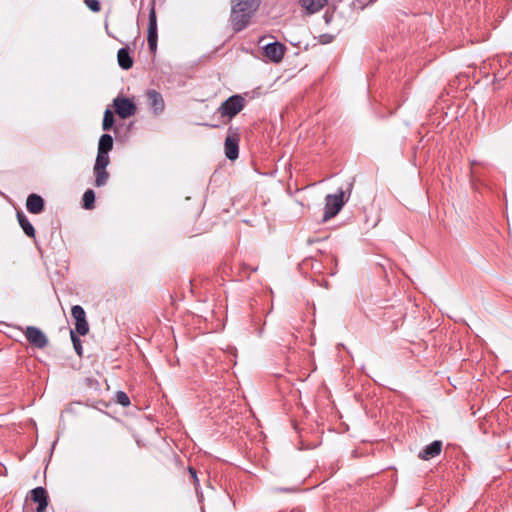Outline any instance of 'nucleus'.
<instances>
[{
  "label": "nucleus",
  "mask_w": 512,
  "mask_h": 512,
  "mask_svg": "<svg viewBox=\"0 0 512 512\" xmlns=\"http://www.w3.org/2000/svg\"><path fill=\"white\" fill-rule=\"evenodd\" d=\"M230 21L233 30L238 33L244 30L260 6V0H231Z\"/></svg>",
  "instance_id": "1"
},
{
  "label": "nucleus",
  "mask_w": 512,
  "mask_h": 512,
  "mask_svg": "<svg viewBox=\"0 0 512 512\" xmlns=\"http://www.w3.org/2000/svg\"><path fill=\"white\" fill-rule=\"evenodd\" d=\"M245 98L240 94H235L227 98L220 107L218 113L222 117H228L229 120L234 118L245 107Z\"/></svg>",
  "instance_id": "2"
},
{
  "label": "nucleus",
  "mask_w": 512,
  "mask_h": 512,
  "mask_svg": "<svg viewBox=\"0 0 512 512\" xmlns=\"http://www.w3.org/2000/svg\"><path fill=\"white\" fill-rule=\"evenodd\" d=\"M240 128L230 126L224 142V153L227 159L234 161L239 157Z\"/></svg>",
  "instance_id": "3"
},
{
  "label": "nucleus",
  "mask_w": 512,
  "mask_h": 512,
  "mask_svg": "<svg viewBox=\"0 0 512 512\" xmlns=\"http://www.w3.org/2000/svg\"><path fill=\"white\" fill-rule=\"evenodd\" d=\"M344 192L339 190L337 194H328L325 198V211L323 221L335 217L344 205Z\"/></svg>",
  "instance_id": "4"
},
{
  "label": "nucleus",
  "mask_w": 512,
  "mask_h": 512,
  "mask_svg": "<svg viewBox=\"0 0 512 512\" xmlns=\"http://www.w3.org/2000/svg\"><path fill=\"white\" fill-rule=\"evenodd\" d=\"M113 106L117 115L122 119H127L136 113L135 103L126 97H117L113 100Z\"/></svg>",
  "instance_id": "5"
},
{
  "label": "nucleus",
  "mask_w": 512,
  "mask_h": 512,
  "mask_svg": "<svg viewBox=\"0 0 512 512\" xmlns=\"http://www.w3.org/2000/svg\"><path fill=\"white\" fill-rule=\"evenodd\" d=\"M72 317L75 320V332L85 336L89 332V324L86 319V313L82 306L74 305L71 309Z\"/></svg>",
  "instance_id": "6"
},
{
  "label": "nucleus",
  "mask_w": 512,
  "mask_h": 512,
  "mask_svg": "<svg viewBox=\"0 0 512 512\" xmlns=\"http://www.w3.org/2000/svg\"><path fill=\"white\" fill-rule=\"evenodd\" d=\"M27 341L38 349H43L48 345V338L41 329L35 326H28L25 330Z\"/></svg>",
  "instance_id": "7"
},
{
  "label": "nucleus",
  "mask_w": 512,
  "mask_h": 512,
  "mask_svg": "<svg viewBox=\"0 0 512 512\" xmlns=\"http://www.w3.org/2000/svg\"><path fill=\"white\" fill-rule=\"evenodd\" d=\"M286 47L280 42H272L264 46V55L274 63H279L285 53Z\"/></svg>",
  "instance_id": "8"
},
{
  "label": "nucleus",
  "mask_w": 512,
  "mask_h": 512,
  "mask_svg": "<svg viewBox=\"0 0 512 512\" xmlns=\"http://www.w3.org/2000/svg\"><path fill=\"white\" fill-rule=\"evenodd\" d=\"M148 105L155 115L161 114L165 109V102L160 92L150 89L146 92Z\"/></svg>",
  "instance_id": "9"
},
{
  "label": "nucleus",
  "mask_w": 512,
  "mask_h": 512,
  "mask_svg": "<svg viewBox=\"0 0 512 512\" xmlns=\"http://www.w3.org/2000/svg\"><path fill=\"white\" fill-rule=\"evenodd\" d=\"M30 499L37 503L36 512H44L48 506V495L45 488L39 486L30 491Z\"/></svg>",
  "instance_id": "10"
},
{
  "label": "nucleus",
  "mask_w": 512,
  "mask_h": 512,
  "mask_svg": "<svg viewBox=\"0 0 512 512\" xmlns=\"http://www.w3.org/2000/svg\"><path fill=\"white\" fill-rule=\"evenodd\" d=\"M442 441L434 440L430 444L426 445L418 454V457L422 460H430L438 456L442 451Z\"/></svg>",
  "instance_id": "11"
},
{
  "label": "nucleus",
  "mask_w": 512,
  "mask_h": 512,
  "mask_svg": "<svg viewBox=\"0 0 512 512\" xmlns=\"http://www.w3.org/2000/svg\"><path fill=\"white\" fill-rule=\"evenodd\" d=\"M158 41V32H157V17H156V11H155V2L152 0L150 9H149V16H148V34H147V41Z\"/></svg>",
  "instance_id": "12"
},
{
  "label": "nucleus",
  "mask_w": 512,
  "mask_h": 512,
  "mask_svg": "<svg viewBox=\"0 0 512 512\" xmlns=\"http://www.w3.org/2000/svg\"><path fill=\"white\" fill-rule=\"evenodd\" d=\"M328 4V0H299V5L305 9L307 15L321 11Z\"/></svg>",
  "instance_id": "13"
},
{
  "label": "nucleus",
  "mask_w": 512,
  "mask_h": 512,
  "mask_svg": "<svg viewBox=\"0 0 512 512\" xmlns=\"http://www.w3.org/2000/svg\"><path fill=\"white\" fill-rule=\"evenodd\" d=\"M44 205L43 198L38 194L32 193L27 197L26 208L32 214H40L44 210Z\"/></svg>",
  "instance_id": "14"
},
{
  "label": "nucleus",
  "mask_w": 512,
  "mask_h": 512,
  "mask_svg": "<svg viewBox=\"0 0 512 512\" xmlns=\"http://www.w3.org/2000/svg\"><path fill=\"white\" fill-rule=\"evenodd\" d=\"M117 60H118L119 66L123 70H128L133 66V59L130 56L128 47H122L118 50Z\"/></svg>",
  "instance_id": "15"
},
{
  "label": "nucleus",
  "mask_w": 512,
  "mask_h": 512,
  "mask_svg": "<svg viewBox=\"0 0 512 512\" xmlns=\"http://www.w3.org/2000/svg\"><path fill=\"white\" fill-rule=\"evenodd\" d=\"M17 220L23 232L31 238H35V229L26 215L22 211L17 212Z\"/></svg>",
  "instance_id": "16"
},
{
  "label": "nucleus",
  "mask_w": 512,
  "mask_h": 512,
  "mask_svg": "<svg viewBox=\"0 0 512 512\" xmlns=\"http://www.w3.org/2000/svg\"><path fill=\"white\" fill-rule=\"evenodd\" d=\"M113 148V138L110 134L101 135L98 143V151L109 153Z\"/></svg>",
  "instance_id": "17"
},
{
  "label": "nucleus",
  "mask_w": 512,
  "mask_h": 512,
  "mask_svg": "<svg viewBox=\"0 0 512 512\" xmlns=\"http://www.w3.org/2000/svg\"><path fill=\"white\" fill-rule=\"evenodd\" d=\"M93 171L95 174V186L96 187L104 186L109 179V173L107 172L106 168H102V169L94 168Z\"/></svg>",
  "instance_id": "18"
},
{
  "label": "nucleus",
  "mask_w": 512,
  "mask_h": 512,
  "mask_svg": "<svg viewBox=\"0 0 512 512\" xmlns=\"http://www.w3.org/2000/svg\"><path fill=\"white\" fill-rule=\"evenodd\" d=\"M82 205L84 209L91 210L95 206V193L92 189H87L82 197Z\"/></svg>",
  "instance_id": "19"
},
{
  "label": "nucleus",
  "mask_w": 512,
  "mask_h": 512,
  "mask_svg": "<svg viewBox=\"0 0 512 512\" xmlns=\"http://www.w3.org/2000/svg\"><path fill=\"white\" fill-rule=\"evenodd\" d=\"M110 163L109 153L97 151V157L94 168L102 169L106 168Z\"/></svg>",
  "instance_id": "20"
},
{
  "label": "nucleus",
  "mask_w": 512,
  "mask_h": 512,
  "mask_svg": "<svg viewBox=\"0 0 512 512\" xmlns=\"http://www.w3.org/2000/svg\"><path fill=\"white\" fill-rule=\"evenodd\" d=\"M114 121L115 120L113 112L110 109H106L103 116L102 129L104 131H109L110 129H112Z\"/></svg>",
  "instance_id": "21"
},
{
  "label": "nucleus",
  "mask_w": 512,
  "mask_h": 512,
  "mask_svg": "<svg viewBox=\"0 0 512 512\" xmlns=\"http://www.w3.org/2000/svg\"><path fill=\"white\" fill-rule=\"evenodd\" d=\"M77 334L78 333H76L73 330L70 331V337H71V341L73 343L74 350L78 356H82V354H83L82 342Z\"/></svg>",
  "instance_id": "22"
},
{
  "label": "nucleus",
  "mask_w": 512,
  "mask_h": 512,
  "mask_svg": "<svg viewBox=\"0 0 512 512\" xmlns=\"http://www.w3.org/2000/svg\"><path fill=\"white\" fill-rule=\"evenodd\" d=\"M272 491L275 493H297L300 491V483L287 487L275 486Z\"/></svg>",
  "instance_id": "23"
},
{
  "label": "nucleus",
  "mask_w": 512,
  "mask_h": 512,
  "mask_svg": "<svg viewBox=\"0 0 512 512\" xmlns=\"http://www.w3.org/2000/svg\"><path fill=\"white\" fill-rule=\"evenodd\" d=\"M115 401L117 404L127 407L130 405L129 396L124 391H117L115 394Z\"/></svg>",
  "instance_id": "24"
},
{
  "label": "nucleus",
  "mask_w": 512,
  "mask_h": 512,
  "mask_svg": "<svg viewBox=\"0 0 512 512\" xmlns=\"http://www.w3.org/2000/svg\"><path fill=\"white\" fill-rule=\"evenodd\" d=\"M84 3L93 12H99L101 10V4L99 0H84Z\"/></svg>",
  "instance_id": "25"
},
{
  "label": "nucleus",
  "mask_w": 512,
  "mask_h": 512,
  "mask_svg": "<svg viewBox=\"0 0 512 512\" xmlns=\"http://www.w3.org/2000/svg\"><path fill=\"white\" fill-rule=\"evenodd\" d=\"M318 39L321 44H329L334 40V35L324 33L321 34Z\"/></svg>",
  "instance_id": "26"
},
{
  "label": "nucleus",
  "mask_w": 512,
  "mask_h": 512,
  "mask_svg": "<svg viewBox=\"0 0 512 512\" xmlns=\"http://www.w3.org/2000/svg\"><path fill=\"white\" fill-rule=\"evenodd\" d=\"M188 471L193 479L194 486L197 489L199 487V479L197 476V471L193 467H189Z\"/></svg>",
  "instance_id": "27"
},
{
  "label": "nucleus",
  "mask_w": 512,
  "mask_h": 512,
  "mask_svg": "<svg viewBox=\"0 0 512 512\" xmlns=\"http://www.w3.org/2000/svg\"><path fill=\"white\" fill-rule=\"evenodd\" d=\"M148 46L151 52H155L157 49V41L150 40L148 41Z\"/></svg>",
  "instance_id": "28"
},
{
  "label": "nucleus",
  "mask_w": 512,
  "mask_h": 512,
  "mask_svg": "<svg viewBox=\"0 0 512 512\" xmlns=\"http://www.w3.org/2000/svg\"><path fill=\"white\" fill-rule=\"evenodd\" d=\"M251 271L255 272V271H257V268H252Z\"/></svg>",
  "instance_id": "29"
},
{
  "label": "nucleus",
  "mask_w": 512,
  "mask_h": 512,
  "mask_svg": "<svg viewBox=\"0 0 512 512\" xmlns=\"http://www.w3.org/2000/svg\"><path fill=\"white\" fill-rule=\"evenodd\" d=\"M292 512H300V511H292Z\"/></svg>",
  "instance_id": "30"
}]
</instances>
